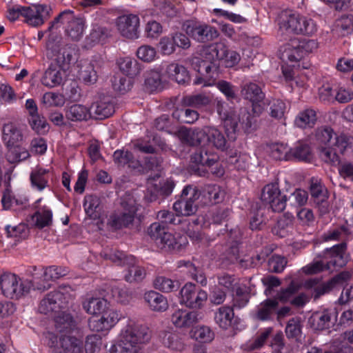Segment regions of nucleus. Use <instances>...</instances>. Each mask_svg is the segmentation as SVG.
Instances as JSON below:
<instances>
[{"label": "nucleus", "instance_id": "5701e85b", "mask_svg": "<svg viewBox=\"0 0 353 353\" xmlns=\"http://www.w3.org/2000/svg\"><path fill=\"white\" fill-rule=\"evenodd\" d=\"M41 199H39L34 203V208L37 210L34 214L32 216V220L34 225L39 229H42L45 227L49 226L52 222V212L46 206L40 208L39 203L41 202Z\"/></svg>", "mask_w": 353, "mask_h": 353}, {"label": "nucleus", "instance_id": "423d86ee", "mask_svg": "<svg viewBox=\"0 0 353 353\" xmlns=\"http://www.w3.org/2000/svg\"><path fill=\"white\" fill-rule=\"evenodd\" d=\"M50 8L46 5H34L32 7L15 6L8 11V19L14 21L20 16L32 26H39L44 23V19L50 15Z\"/></svg>", "mask_w": 353, "mask_h": 353}, {"label": "nucleus", "instance_id": "7ed1b4c3", "mask_svg": "<svg viewBox=\"0 0 353 353\" xmlns=\"http://www.w3.org/2000/svg\"><path fill=\"white\" fill-rule=\"evenodd\" d=\"M152 331L145 325L130 321L121 333L120 353H140V344L147 343Z\"/></svg>", "mask_w": 353, "mask_h": 353}, {"label": "nucleus", "instance_id": "774afa93", "mask_svg": "<svg viewBox=\"0 0 353 353\" xmlns=\"http://www.w3.org/2000/svg\"><path fill=\"white\" fill-rule=\"evenodd\" d=\"M101 314L102 319L105 324H106V327L109 329L114 326L121 317V314H119L117 310L108 307H106Z\"/></svg>", "mask_w": 353, "mask_h": 353}, {"label": "nucleus", "instance_id": "09e8293b", "mask_svg": "<svg viewBox=\"0 0 353 353\" xmlns=\"http://www.w3.org/2000/svg\"><path fill=\"white\" fill-rule=\"evenodd\" d=\"M107 305V301L101 298L91 297L83 302V309L90 314L101 313L106 308Z\"/></svg>", "mask_w": 353, "mask_h": 353}, {"label": "nucleus", "instance_id": "37998d69", "mask_svg": "<svg viewBox=\"0 0 353 353\" xmlns=\"http://www.w3.org/2000/svg\"><path fill=\"white\" fill-rule=\"evenodd\" d=\"M290 161L309 162L312 159L310 146L306 143H299L294 148L290 149Z\"/></svg>", "mask_w": 353, "mask_h": 353}, {"label": "nucleus", "instance_id": "ddd939ff", "mask_svg": "<svg viewBox=\"0 0 353 353\" xmlns=\"http://www.w3.org/2000/svg\"><path fill=\"white\" fill-rule=\"evenodd\" d=\"M349 272H342L324 282L319 279H310L306 282V285L312 289V296L314 300L330 292L337 287L343 286L350 279Z\"/></svg>", "mask_w": 353, "mask_h": 353}, {"label": "nucleus", "instance_id": "9d476101", "mask_svg": "<svg viewBox=\"0 0 353 353\" xmlns=\"http://www.w3.org/2000/svg\"><path fill=\"white\" fill-rule=\"evenodd\" d=\"M182 29L190 38L199 43H208L219 36L215 28L196 19L185 21Z\"/></svg>", "mask_w": 353, "mask_h": 353}, {"label": "nucleus", "instance_id": "c85d7f7f", "mask_svg": "<svg viewBox=\"0 0 353 353\" xmlns=\"http://www.w3.org/2000/svg\"><path fill=\"white\" fill-rule=\"evenodd\" d=\"M279 306L276 299H267L258 306L255 317L260 321H268L272 319Z\"/></svg>", "mask_w": 353, "mask_h": 353}, {"label": "nucleus", "instance_id": "13d9d810", "mask_svg": "<svg viewBox=\"0 0 353 353\" xmlns=\"http://www.w3.org/2000/svg\"><path fill=\"white\" fill-rule=\"evenodd\" d=\"M267 105H270V115L276 119H281L285 114L286 105L284 101L279 99H274L271 101L265 100Z\"/></svg>", "mask_w": 353, "mask_h": 353}, {"label": "nucleus", "instance_id": "f704fd0d", "mask_svg": "<svg viewBox=\"0 0 353 353\" xmlns=\"http://www.w3.org/2000/svg\"><path fill=\"white\" fill-rule=\"evenodd\" d=\"M317 117L316 112L313 109L307 108L301 111L294 119V125L297 128L305 129L307 128H312Z\"/></svg>", "mask_w": 353, "mask_h": 353}, {"label": "nucleus", "instance_id": "4d7b16f0", "mask_svg": "<svg viewBox=\"0 0 353 353\" xmlns=\"http://www.w3.org/2000/svg\"><path fill=\"white\" fill-rule=\"evenodd\" d=\"M84 20L77 18L70 25H67L65 32L68 37L74 41H79L83 36L84 31Z\"/></svg>", "mask_w": 353, "mask_h": 353}, {"label": "nucleus", "instance_id": "49530a36", "mask_svg": "<svg viewBox=\"0 0 353 353\" xmlns=\"http://www.w3.org/2000/svg\"><path fill=\"white\" fill-rule=\"evenodd\" d=\"M6 148L8 149L6 159L9 163L12 164L19 163L23 160H26L30 156L28 150L21 147V144L8 146Z\"/></svg>", "mask_w": 353, "mask_h": 353}, {"label": "nucleus", "instance_id": "de8ad7c7", "mask_svg": "<svg viewBox=\"0 0 353 353\" xmlns=\"http://www.w3.org/2000/svg\"><path fill=\"white\" fill-rule=\"evenodd\" d=\"M300 285L295 281H292L287 288H282L276 293L274 299L282 303L291 302L293 296L299 292Z\"/></svg>", "mask_w": 353, "mask_h": 353}, {"label": "nucleus", "instance_id": "603ef678", "mask_svg": "<svg viewBox=\"0 0 353 353\" xmlns=\"http://www.w3.org/2000/svg\"><path fill=\"white\" fill-rule=\"evenodd\" d=\"M173 209L177 216H191L197 211V205L190 204L181 194L180 199L173 204Z\"/></svg>", "mask_w": 353, "mask_h": 353}, {"label": "nucleus", "instance_id": "338daca9", "mask_svg": "<svg viewBox=\"0 0 353 353\" xmlns=\"http://www.w3.org/2000/svg\"><path fill=\"white\" fill-rule=\"evenodd\" d=\"M216 86L224 94L228 101H232L237 99L235 86L230 82L219 80L216 83Z\"/></svg>", "mask_w": 353, "mask_h": 353}, {"label": "nucleus", "instance_id": "680f3d73", "mask_svg": "<svg viewBox=\"0 0 353 353\" xmlns=\"http://www.w3.org/2000/svg\"><path fill=\"white\" fill-rule=\"evenodd\" d=\"M28 122L32 129L38 134H44L48 132L49 124L46 119L39 114L29 117Z\"/></svg>", "mask_w": 353, "mask_h": 353}, {"label": "nucleus", "instance_id": "bf43d9fd", "mask_svg": "<svg viewBox=\"0 0 353 353\" xmlns=\"http://www.w3.org/2000/svg\"><path fill=\"white\" fill-rule=\"evenodd\" d=\"M79 78L88 84H92L97 81V73L91 63H86L81 65L79 70Z\"/></svg>", "mask_w": 353, "mask_h": 353}, {"label": "nucleus", "instance_id": "2f4dec72", "mask_svg": "<svg viewBox=\"0 0 353 353\" xmlns=\"http://www.w3.org/2000/svg\"><path fill=\"white\" fill-rule=\"evenodd\" d=\"M224 44L215 43L203 48L201 55L204 61L217 63L224 56Z\"/></svg>", "mask_w": 353, "mask_h": 353}, {"label": "nucleus", "instance_id": "052dcab7", "mask_svg": "<svg viewBox=\"0 0 353 353\" xmlns=\"http://www.w3.org/2000/svg\"><path fill=\"white\" fill-rule=\"evenodd\" d=\"M208 143H211L217 149L224 150L226 148V139L219 130L210 127L209 137Z\"/></svg>", "mask_w": 353, "mask_h": 353}, {"label": "nucleus", "instance_id": "a19ab883", "mask_svg": "<svg viewBox=\"0 0 353 353\" xmlns=\"http://www.w3.org/2000/svg\"><path fill=\"white\" fill-rule=\"evenodd\" d=\"M174 182L172 179H166L160 181L158 184H154L152 189L148 188V191L152 193L150 200H155L158 195L168 196L172 192L174 188Z\"/></svg>", "mask_w": 353, "mask_h": 353}, {"label": "nucleus", "instance_id": "cd10ccee", "mask_svg": "<svg viewBox=\"0 0 353 353\" xmlns=\"http://www.w3.org/2000/svg\"><path fill=\"white\" fill-rule=\"evenodd\" d=\"M143 299L149 307L155 312H164L168 307L167 299L156 291H149L144 294Z\"/></svg>", "mask_w": 353, "mask_h": 353}, {"label": "nucleus", "instance_id": "c03bdc74", "mask_svg": "<svg viewBox=\"0 0 353 353\" xmlns=\"http://www.w3.org/2000/svg\"><path fill=\"white\" fill-rule=\"evenodd\" d=\"M336 136L333 129L328 126L319 128L315 132V138L319 146L333 145L334 139Z\"/></svg>", "mask_w": 353, "mask_h": 353}, {"label": "nucleus", "instance_id": "58836bf2", "mask_svg": "<svg viewBox=\"0 0 353 353\" xmlns=\"http://www.w3.org/2000/svg\"><path fill=\"white\" fill-rule=\"evenodd\" d=\"M333 146L341 154L353 152V137L347 134H341L334 139Z\"/></svg>", "mask_w": 353, "mask_h": 353}, {"label": "nucleus", "instance_id": "72a5a7b5", "mask_svg": "<svg viewBox=\"0 0 353 353\" xmlns=\"http://www.w3.org/2000/svg\"><path fill=\"white\" fill-rule=\"evenodd\" d=\"M49 171L48 170L36 168L30 176L31 185L39 191H42L48 187Z\"/></svg>", "mask_w": 353, "mask_h": 353}, {"label": "nucleus", "instance_id": "f3484780", "mask_svg": "<svg viewBox=\"0 0 353 353\" xmlns=\"http://www.w3.org/2000/svg\"><path fill=\"white\" fill-rule=\"evenodd\" d=\"M117 27L120 34L130 39L139 37V18L136 14H125L117 19Z\"/></svg>", "mask_w": 353, "mask_h": 353}, {"label": "nucleus", "instance_id": "473e14b6", "mask_svg": "<svg viewBox=\"0 0 353 353\" xmlns=\"http://www.w3.org/2000/svg\"><path fill=\"white\" fill-rule=\"evenodd\" d=\"M120 70L127 76L134 77L140 74L141 64L135 59L126 57L120 58L118 61Z\"/></svg>", "mask_w": 353, "mask_h": 353}, {"label": "nucleus", "instance_id": "39448f33", "mask_svg": "<svg viewBox=\"0 0 353 353\" xmlns=\"http://www.w3.org/2000/svg\"><path fill=\"white\" fill-rule=\"evenodd\" d=\"M75 292L70 286H59V288L46 294L39 305L40 313L48 314L72 306Z\"/></svg>", "mask_w": 353, "mask_h": 353}, {"label": "nucleus", "instance_id": "e433bc0d", "mask_svg": "<svg viewBox=\"0 0 353 353\" xmlns=\"http://www.w3.org/2000/svg\"><path fill=\"white\" fill-rule=\"evenodd\" d=\"M303 57V53L301 51L300 48L297 46V43H294V39L285 45L281 55V59L283 61H289L291 63L298 62Z\"/></svg>", "mask_w": 353, "mask_h": 353}, {"label": "nucleus", "instance_id": "20e7f679", "mask_svg": "<svg viewBox=\"0 0 353 353\" xmlns=\"http://www.w3.org/2000/svg\"><path fill=\"white\" fill-rule=\"evenodd\" d=\"M347 245L341 242L323 251V258L325 262L319 261L310 263L303 268L307 274H316L323 270H332L345 266L347 262L345 254Z\"/></svg>", "mask_w": 353, "mask_h": 353}, {"label": "nucleus", "instance_id": "6e6552de", "mask_svg": "<svg viewBox=\"0 0 353 353\" xmlns=\"http://www.w3.org/2000/svg\"><path fill=\"white\" fill-rule=\"evenodd\" d=\"M31 288V282L21 281L15 274L4 272L0 275V290L7 298L19 299L27 294Z\"/></svg>", "mask_w": 353, "mask_h": 353}, {"label": "nucleus", "instance_id": "4468645a", "mask_svg": "<svg viewBox=\"0 0 353 353\" xmlns=\"http://www.w3.org/2000/svg\"><path fill=\"white\" fill-rule=\"evenodd\" d=\"M207 299V292L190 282L185 283L179 292L180 303L190 308H200Z\"/></svg>", "mask_w": 353, "mask_h": 353}, {"label": "nucleus", "instance_id": "2eb2a0df", "mask_svg": "<svg viewBox=\"0 0 353 353\" xmlns=\"http://www.w3.org/2000/svg\"><path fill=\"white\" fill-rule=\"evenodd\" d=\"M261 200L269 204L273 212H281L286 208L288 196L281 192L277 183H270L263 188Z\"/></svg>", "mask_w": 353, "mask_h": 353}, {"label": "nucleus", "instance_id": "b1692460", "mask_svg": "<svg viewBox=\"0 0 353 353\" xmlns=\"http://www.w3.org/2000/svg\"><path fill=\"white\" fill-rule=\"evenodd\" d=\"M197 313L186 310H176L171 316V321L177 327H190L198 321Z\"/></svg>", "mask_w": 353, "mask_h": 353}, {"label": "nucleus", "instance_id": "9b49d317", "mask_svg": "<svg viewBox=\"0 0 353 353\" xmlns=\"http://www.w3.org/2000/svg\"><path fill=\"white\" fill-rule=\"evenodd\" d=\"M109 259L117 265L128 268V272L124 276L127 282H139L144 279L145 270L143 268L136 265V259L133 256L116 251L109 254Z\"/></svg>", "mask_w": 353, "mask_h": 353}, {"label": "nucleus", "instance_id": "dca6fc26", "mask_svg": "<svg viewBox=\"0 0 353 353\" xmlns=\"http://www.w3.org/2000/svg\"><path fill=\"white\" fill-rule=\"evenodd\" d=\"M338 310L336 308H327L314 312L308 319V324L315 331H323L333 327L336 323Z\"/></svg>", "mask_w": 353, "mask_h": 353}, {"label": "nucleus", "instance_id": "8fccbe9b", "mask_svg": "<svg viewBox=\"0 0 353 353\" xmlns=\"http://www.w3.org/2000/svg\"><path fill=\"white\" fill-rule=\"evenodd\" d=\"M172 117L180 123L192 124L198 120L199 114L194 110L181 108L173 111Z\"/></svg>", "mask_w": 353, "mask_h": 353}, {"label": "nucleus", "instance_id": "79ce46f5", "mask_svg": "<svg viewBox=\"0 0 353 353\" xmlns=\"http://www.w3.org/2000/svg\"><path fill=\"white\" fill-rule=\"evenodd\" d=\"M27 272L32 277V281H28L31 282V288L41 292L50 288V283H43V268L39 270L37 266H31L28 268Z\"/></svg>", "mask_w": 353, "mask_h": 353}, {"label": "nucleus", "instance_id": "ea45409f", "mask_svg": "<svg viewBox=\"0 0 353 353\" xmlns=\"http://www.w3.org/2000/svg\"><path fill=\"white\" fill-rule=\"evenodd\" d=\"M154 286L157 290L165 293L176 292L181 288V282L165 276H157L154 281Z\"/></svg>", "mask_w": 353, "mask_h": 353}, {"label": "nucleus", "instance_id": "c756f323", "mask_svg": "<svg viewBox=\"0 0 353 353\" xmlns=\"http://www.w3.org/2000/svg\"><path fill=\"white\" fill-rule=\"evenodd\" d=\"M65 118L70 121H86L90 117V110L81 104H73L64 109Z\"/></svg>", "mask_w": 353, "mask_h": 353}, {"label": "nucleus", "instance_id": "a211bd4d", "mask_svg": "<svg viewBox=\"0 0 353 353\" xmlns=\"http://www.w3.org/2000/svg\"><path fill=\"white\" fill-rule=\"evenodd\" d=\"M310 194L316 207L318 208L321 215L329 212L328 192L327 188L320 181L312 179L310 187Z\"/></svg>", "mask_w": 353, "mask_h": 353}, {"label": "nucleus", "instance_id": "412c9836", "mask_svg": "<svg viewBox=\"0 0 353 353\" xmlns=\"http://www.w3.org/2000/svg\"><path fill=\"white\" fill-rule=\"evenodd\" d=\"M164 72L168 78L176 81L179 84L185 85L190 81L188 70L183 65L176 62L168 64Z\"/></svg>", "mask_w": 353, "mask_h": 353}, {"label": "nucleus", "instance_id": "4be33fe9", "mask_svg": "<svg viewBox=\"0 0 353 353\" xmlns=\"http://www.w3.org/2000/svg\"><path fill=\"white\" fill-rule=\"evenodd\" d=\"M2 140L6 147L21 144L23 134L21 129L13 123L3 125L2 128Z\"/></svg>", "mask_w": 353, "mask_h": 353}, {"label": "nucleus", "instance_id": "a18cd8bd", "mask_svg": "<svg viewBox=\"0 0 353 353\" xmlns=\"http://www.w3.org/2000/svg\"><path fill=\"white\" fill-rule=\"evenodd\" d=\"M100 199L95 195H87L84 198L83 207L86 214L92 219L100 216Z\"/></svg>", "mask_w": 353, "mask_h": 353}, {"label": "nucleus", "instance_id": "864d4df0", "mask_svg": "<svg viewBox=\"0 0 353 353\" xmlns=\"http://www.w3.org/2000/svg\"><path fill=\"white\" fill-rule=\"evenodd\" d=\"M332 145L319 146V157L325 163L330 165H337L340 163V157L337 154L339 152L335 150V147Z\"/></svg>", "mask_w": 353, "mask_h": 353}, {"label": "nucleus", "instance_id": "0eeeda50", "mask_svg": "<svg viewBox=\"0 0 353 353\" xmlns=\"http://www.w3.org/2000/svg\"><path fill=\"white\" fill-rule=\"evenodd\" d=\"M48 339V345L56 352L65 353L83 352V343L79 330V332L61 334L59 338L53 334H49Z\"/></svg>", "mask_w": 353, "mask_h": 353}, {"label": "nucleus", "instance_id": "a878e982", "mask_svg": "<svg viewBox=\"0 0 353 353\" xmlns=\"http://www.w3.org/2000/svg\"><path fill=\"white\" fill-rule=\"evenodd\" d=\"M54 326L60 334L79 332V330L72 315L66 312H62L54 318Z\"/></svg>", "mask_w": 353, "mask_h": 353}, {"label": "nucleus", "instance_id": "3c124183", "mask_svg": "<svg viewBox=\"0 0 353 353\" xmlns=\"http://www.w3.org/2000/svg\"><path fill=\"white\" fill-rule=\"evenodd\" d=\"M145 86L149 92L161 90L162 80L160 72L155 70L147 71L145 74Z\"/></svg>", "mask_w": 353, "mask_h": 353}, {"label": "nucleus", "instance_id": "4c0bfd02", "mask_svg": "<svg viewBox=\"0 0 353 353\" xmlns=\"http://www.w3.org/2000/svg\"><path fill=\"white\" fill-rule=\"evenodd\" d=\"M211 102L210 97L205 94H197L184 96L181 103L183 107H193L200 108L209 105Z\"/></svg>", "mask_w": 353, "mask_h": 353}, {"label": "nucleus", "instance_id": "f257e3e1", "mask_svg": "<svg viewBox=\"0 0 353 353\" xmlns=\"http://www.w3.org/2000/svg\"><path fill=\"white\" fill-rule=\"evenodd\" d=\"M242 97L252 103V112L247 108H241L238 112L231 110L224 113L221 118L226 132L236 133L240 125L246 133L256 129V118L260 117L266 105L265 94L261 88L253 82H245L241 85Z\"/></svg>", "mask_w": 353, "mask_h": 353}, {"label": "nucleus", "instance_id": "c9c22d12", "mask_svg": "<svg viewBox=\"0 0 353 353\" xmlns=\"http://www.w3.org/2000/svg\"><path fill=\"white\" fill-rule=\"evenodd\" d=\"M113 159L119 167L128 165V167L137 169L140 166L139 162L135 160L132 152L128 150H116L113 154Z\"/></svg>", "mask_w": 353, "mask_h": 353}, {"label": "nucleus", "instance_id": "6e6d98bb", "mask_svg": "<svg viewBox=\"0 0 353 353\" xmlns=\"http://www.w3.org/2000/svg\"><path fill=\"white\" fill-rule=\"evenodd\" d=\"M268 152L270 156L276 161H290V149L283 143H276L270 145Z\"/></svg>", "mask_w": 353, "mask_h": 353}, {"label": "nucleus", "instance_id": "393cba45", "mask_svg": "<svg viewBox=\"0 0 353 353\" xmlns=\"http://www.w3.org/2000/svg\"><path fill=\"white\" fill-rule=\"evenodd\" d=\"M90 117L102 120L110 117L114 112L112 103L108 100H100L94 102L89 108Z\"/></svg>", "mask_w": 353, "mask_h": 353}, {"label": "nucleus", "instance_id": "f8f14e48", "mask_svg": "<svg viewBox=\"0 0 353 353\" xmlns=\"http://www.w3.org/2000/svg\"><path fill=\"white\" fill-rule=\"evenodd\" d=\"M281 28L289 33L312 36L317 31V25L311 18L292 14L282 21Z\"/></svg>", "mask_w": 353, "mask_h": 353}, {"label": "nucleus", "instance_id": "1a4fd4ad", "mask_svg": "<svg viewBox=\"0 0 353 353\" xmlns=\"http://www.w3.org/2000/svg\"><path fill=\"white\" fill-rule=\"evenodd\" d=\"M148 233L161 250L169 252L179 251L181 249L182 237L177 239L172 233L167 231L165 225H161L159 222L152 223L148 228Z\"/></svg>", "mask_w": 353, "mask_h": 353}, {"label": "nucleus", "instance_id": "0e129e2a", "mask_svg": "<svg viewBox=\"0 0 353 353\" xmlns=\"http://www.w3.org/2000/svg\"><path fill=\"white\" fill-rule=\"evenodd\" d=\"M77 18L78 17L74 16L73 10H65L60 12L59 14L51 22V24L48 28V30L51 31L53 28H57L59 23H67V25H70V23H72V22Z\"/></svg>", "mask_w": 353, "mask_h": 353}, {"label": "nucleus", "instance_id": "5fc2aeb1", "mask_svg": "<svg viewBox=\"0 0 353 353\" xmlns=\"http://www.w3.org/2000/svg\"><path fill=\"white\" fill-rule=\"evenodd\" d=\"M68 273V268L63 266L52 265L46 268L43 272V283L59 279Z\"/></svg>", "mask_w": 353, "mask_h": 353}, {"label": "nucleus", "instance_id": "7c9ffc66", "mask_svg": "<svg viewBox=\"0 0 353 353\" xmlns=\"http://www.w3.org/2000/svg\"><path fill=\"white\" fill-rule=\"evenodd\" d=\"M233 308L230 306H221L214 313V321L223 330L229 329L234 319Z\"/></svg>", "mask_w": 353, "mask_h": 353}, {"label": "nucleus", "instance_id": "e2e57ef3", "mask_svg": "<svg viewBox=\"0 0 353 353\" xmlns=\"http://www.w3.org/2000/svg\"><path fill=\"white\" fill-rule=\"evenodd\" d=\"M302 325L299 317L290 319L285 327V334L288 339H297L301 335Z\"/></svg>", "mask_w": 353, "mask_h": 353}, {"label": "nucleus", "instance_id": "bb28decb", "mask_svg": "<svg viewBox=\"0 0 353 353\" xmlns=\"http://www.w3.org/2000/svg\"><path fill=\"white\" fill-rule=\"evenodd\" d=\"M134 213L132 212L113 213L110 215L107 225L112 230H117L123 228H129L132 225Z\"/></svg>", "mask_w": 353, "mask_h": 353}, {"label": "nucleus", "instance_id": "f03ea898", "mask_svg": "<svg viewBox=\"0 0 353 353\" xmlns=\"http://www.w3.org/2000/svg\"><path fill=\"white\" fill-rule=\"evenodd\" d=\"M74 49L68 45L50 41L46 46V57L52 61L44 72L41 83L48 88L62 84L66 79L67 71L73 61Z\"/></svg>", "mask_w": 353, "mask_h": 353}, {"label": "nucleus", "instance_id": "6ab92c4d", "mask_svg": "<svg viewBox=\"0 0 353 353\" xmlns=\"http://www.w3.org/2000/svg\"><path fill=\"white\" fill-rule=\"evenodd\" d=\"M209 132V126H204L202 128H182L179 132V136L183 142L195 146L208 143Z\"/></svg>", "mask_w": 353, "mask_h": 353}, {"label": "nucleus", "instance_id": "69168bd1", "mask_svg": "<svg viewBox=\"0 0 353 353\" xmlns=\"http://www.w3.org/2000/svg\"><path fill=\"white\" fill-rule=\"evenodd\" d=\"M272 332V329L270 327L264 330L254 339L250 340L247 343V348L250 350H254L261 348L270 337Z\"/></svg>", "mask_w": 353, "mask_h": 353}, {"label": "nucleus", "instance_id": "aec40b11", "mask_svg": "<svg viewBox=\"0 0 353 353\" xmlns=\"http://www.w3.org/2000/svg\"><path fill=\"white\" fill-rule=\"evenodd\" d=\"M217 155L209 151L207 148L202 147L197 149L191 156V163L196 165L212 168L213 165H218Z\"/></svg>", "mask_w": 353, "mask_h": 353}]
</instances>
